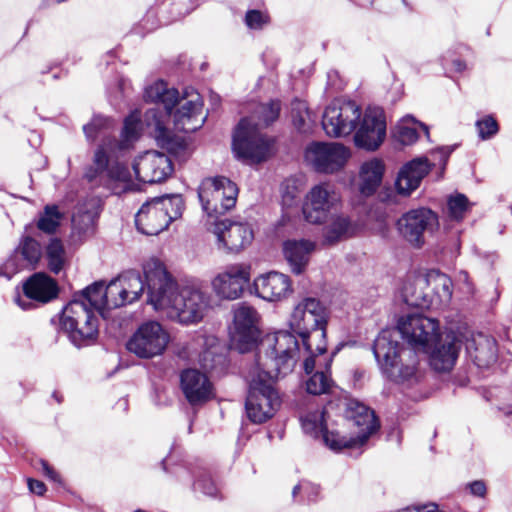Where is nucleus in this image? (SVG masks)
<instances>
[{
  "mask_svg": "<svg viewBox=\"0 0 512 512\" xmlns=\"http://www.w3.org/2000/svg\"><path fill=\"white\" fill-rule=\"evenodd\" d=\"M196 5V0H155L148 14L158 16L161 23H168L190 13Z\"/></svg>",
  "mask_w": 512,
  "mask_h": 512,
  "instance_id": "30",
  "label": "nucleus"
},
{
  "mask_svg": "<svg viewBox=\"0 0 512 512\" xmlns=\"http://www.w3.org/2000/svg\"><path fill=\"white\" fill-rule=\"evenodd\" d=\"M323 223H325V225L323 227L322 237L323 243L326 245H333L352 237L357 229V225L344 213H330Z\"/></svg>",
  "mask_w": 512,
  "mask_h": 512,
  "instance_id": "28",
  "label": "nucleus"
},
{
  "mask_svg": "<svg viewBox=\"0 0 512 512\" xmlns=\"http://www.w3.org/2000/svg\"><path fill=\"white\" fill-rule=\"evenodd\" d=\"M470 493L477 497H484L486 494V485L481 480H476L468 484Z\"/></svg>",
  "mask_w": 512,
  "mask_h": 512,
  "instance_id": "56",
  "label": "nucleus"
},
{
  "mask_svg": "<svg viewBox=\"0 0 512 512\" xmlns=\"http://www.w3.org/2000/svg\"><path fill=\"white\" fill-rule=\"evenodd\" d=\"M196 481L194 482V488L200 490L203 494L211 497H216L218 494V487L211 479L210 474L203 469L195 474Z\"/></svg>",
  "mask_w": 512,
  "mask_h": 512,
  "instance_id": "50",
  "label": "nucleus"
},
{
  "mask_svg": "<svg viewBox=\"0 0 512 512\" xmlns=\"http://www.w3.org/2000/svg\"><path fill=\"white\" fill-rule=\"evenodd\" d=\"M212 232L216 235L218 242L231 252H239L244 249L254 238L250 225L232 222L228 219L215 220L212 224Z\"/></svg>",
  "mask_w": 512,
  "mask_h": 512,
  "instance_id": "21",
  "label": "nucleus"
},
{
  "mask_svg": "<svg viewBox=\"0 0 512 512\" xmlns=\"http://www.w3.org/2000/svg\"><path fill=\"white\" fill-rule=\"evenodd\" d=\"M438 227L437 214L424 207L404 213L397 221V229L400 235L417 248L423 246L425 233H433Z\"/></svg>",
  "mask_w": 512,
  "mask_h": 512,
  "instance_id": "15",
  "label": "nucleus"
},
{
  "mask_svg": "<svg viewBox=\"0 0 512 512\" xmlns=\"http://www.w3.org/2000/svg\"><path fill=\"white\" fill-rule=\"evenodd\" d=\"M144 288H173L175 278L169 273L166 266L157 259H150L143 266Z\"/></svg>",
  "mask_w": 512,
  "mask_h": 512,
  "instance_id": "33",
  "label": "nucleus"
},
{
  "mask_svg": "<svg viewBox=\"0 0 512 512\" xmlns=\"http://www.w3.org/2000/svg\"><path fill=\"white\" fill-rule=\"evenodd\" d=\"M467 355L479 368H489L497 360V344L484 333H471L465 338Z\"/></svg>",
  "mask_w": 512,
  "mask_h": 512,
  "instance_id": "25",
  "label": "nucleus"
},
{
  "mask_svg": "<svg viewBox=\"0 0 512 512\" xmlns=\"http://www.w3.org/2000/svg\"><path fill=\"white\" fill-rule=\"evenodd\" d=\"M97 202L95 199H86L79 203L72 216L73 230L80 236H86L93 231L96 218Z\"/></svg>",
  "mask_w": 512,
  "mask_h": 512,
  "instance_id": "34",
  "label": "nucleus"
},
{
  "mask_svg": "<svg viewBox=\"0 0 512 512\" xmlns=\"http://www.w3.org/2000/svg\"><path fill=\"white\" fill-rule=\"evenodd\" d=\"M361 114V108L355 102L334 100L325 109L322 127L330 137L348 136L357 127Z\"/></svg>",
  "mask_w": 512,
  "mask_h": 512,
  "instance_id": "11",
  "label": "nucleus"
},
{
  "mask_svg": "<svg viewBox=\"0 0 512 512\" xmlns=\"http://www.w3.org/2000/svg\"><path fill=\"white\" fill-rule=\"evenodd\" d=\"M385 136L386 122L383 110L379 107H368L354 136L356 146L370 151L376 150Z\"/></svg>",
  "mask_w": 512,
  "mask_h": 512,
  "instance_id": "16",
  "label": "nucleus"
},
{
  "mask_svg": "<svg viewBox=\"0 0 512 512\" xmlns=\"http://www.w3.org/2000/svg\"><path fill=\"white\" fill-rule=\"evenodd\" d=\"M21 254L23 259L30 265H35L41 258L42 249L38 241L31 237H25L15 251V255L10 257L2 267H0V276L10 279L19 269L16 263V257Z\"/></svg>",
  "mask_w": 512,
  "mask_h": 512,
  "instance_id": "29",
  "label": "nucleus"
},
{
  "mask_svg": "<svg viewBox=\"0 0 512 512\" xmlns=\"http://www.w3.org/2000/svg\"><path fill=\"white\" fill-rule=\"evenodd\" d=\"M82 297L104 316L105 310L115 309L138 300L144 290H81Z\"/></svg>",
  "mask_w": 512,
  "mask_h": 512,
  "instance_id": "23",
  "label": "nucleus"
},
{
  "mask_svg": "<svg viewBox=\"0 0 512 512\" xmlns=\"http://www.w3.org/2000/svg\"><path fill=\"white\" fill-rule=\"evenodd\" d=\"M341 203V194L335 184L329 181L314 185L305 197L303 214L312 224H322Z\"/></svg>",
  "mask_w": 512,
  "mask_h": 512,
  "instance_id": "12",
  "label": "nucleus"
},
{
  "mask_svg": "<svg viewBox=\"0 0 512 512\" xmlns=\"http://www.w3.org/2000/svg\"><path fill=\"white\" fill-rule=\"evenodd\" d=\"M298 353L299 343L292 333L278 331L272 336L268 335L261 342L254 371L260 372L268 380L287 375L293 370Z\"/></svg>",
  "mask_w": 512,
  "mask_h": 512,
  "instance_id": "7",
  "label": "nucleus"
},
{
  "mask_svg": "<svg viewBox=\"0 0 512 512\" xmlns=\"http://www.w3.org/2000/svg\"><path fill=\"white\" fill-rule=\"evenodd\" d=\"M453 66L457 72H462L466 68L465 63H463L461 60L453 61Z\"/></svg>",
  "mask_w": 512,
  "mask_h": 512,
  "instance_id": "61",
  "label": "nucleus"
},
{
  "mask_svg": "<svg viewBox=\"0 0 512 512\" xmlns=\"http://www.w3.org/2000/svg\"><path fill=\"white\" fill-rule=\"evenodd\" d=\"M458 280H459L460 282H463V283H465V284H467V285H468V284H469V282H468V274H467V272H465V271H461V272L459 273V275H458Z\"/></svg>",
  "mask_w": 512,
  "mask_h": 512,
  "instance_id": "63",
  "label": "nucleus"
},
{
  "mask_svg": "<svg viewBox=\"0 0 512 512\" xmlns=\"http://www.w3.org/2000/svg\"><path fill=\"white\" fill-rule=\"evenodd\" d=\"M350 151L337 142H312L305 150V159L319 173L332 174L342 169Z\"/></svg>",
  "mask_w": 512,
  "mask_h": 512,
  "instance_id": "14",
  "label": "nucleus"
},
{
  "mask_svg": "<svg viewBox=\"0 0 512 512\" xmlns=\"http://www.w3.org/2000/svg\"><path fill=\"white\" fill-rule=\"evenodd\" d=\"M135 224L139 232L145 235H158L169 223L167 212L160 209L155 199L145 202L135 216Z\"/></svg>",
  "mask_w": 512,
  "mask_h": 512,
  "instance_id": "27",
  "label": "nucleus"
},
{
  "mask_svg": "<svg viewBox=\"0 0 512 512\" xmlns=\"http://www.w3.org/2000/svg\"><path fill=\"white\" fill-rule=\"evenodd\" d=\"M404 302L411 307L428 309L432 304V296L425 290H402Z\"/></svg>",
  "mask_w": 512,
  "mask_h": 512,
  "instance_id": "49",
  "label": "nucleus"
},
{
  "mask_svg": "<svg viewBox=\"0 0 512 512\" xmlns=\"http://www.w3.org/2000/svg\"><path fill=\"white\" fill-rule=\"evenodd\" d=\"M114 286H119L121 288H144V281L137 270H127L119 274L117 277L112 278L110 281L101 279L94 281L85 288H111Z\"/></svg>",
  "mask_w": 512,
  "mask_h": 512,
  "instance_id": "39",
  "label": "nucleus"
},
{
  "mask_svg": "<svg viewBox=\"0 0 512 512\" xmlns=\"http://www.w3.org/2000/svg\"><path fill=\"white\" fill-rule=\"evenodd\" d=\"M329 309L319 299L305 298L294 308L289 321L291 329L301 339L307 352L326 353Z\"/></svg>",
  "mask_w": 512,
  "mask_h": 512,
  "instance_id": "6",
  "label": "nucleus"
},
{
  "mask_svg": "<svg viewBox=\"0 0 512 512\" xmlns=\"http://www.w3.org/2000/svg\"><path fill=\"white\" fill-rule=\"evenodd\" d=\"M160 209L167 212L169 223L181 217L184 210V200L181 195H164L154 198Z\"/></svg>",
  "mask_w": 512,
  "mask_h": 512,
  "instance_id": "42",
  "label": "nucleus"
},
{
  "mask_svg": "<svg viewBox=\"0 0 512 512\" xmlns=\"http://www.w3.org/2000/svg\"><path fill=\"white\" fill-rule=\"evenodd\" d=\"M478 135L482 140L493 137L498 132L497 121L492 116H485L476 122Z\"/></svg>",
  "mask_w": 512,
  "mask_h": 512,
  "instance_id": "52",
  "label": "nucleus"
},
{
  "mask_svg": "<svg viewBox=\"0 0 512 512\" xmlns=\"http://www.w3.org/2000/svg\"><path fill=\"white\" fill-rule=\"evenodd\" d=\"M169 342V334L156 321H147L139 326L126 347L140 358H152L164 352Z\"/></svg>",
  "mask_w": 512,
  "mask_h": 512,
  "instance_id": "13",
  "label": "nucleus"
},
{
  "mask_svg": "<svg viewBox=\"0 0 512 512\" xmlns=\"http://www.w3.org/2000/svg\"><path fill=\"white\" fill-rule=\"evenodd\" d=\"M65 249L60 239L53 238L46 247L48 266L54 273L62 270L65 263Z\"/></svg>",
  "mask_w": 512,
  "mask_h": 512,
  "instance_id": "43",
  "label": "nucleus"
},
{
  "mask_svg": "<svg viewBox=\"0 0 512 512\" xmlns=\"http://www.w3.org/2000/svg\"><path fill=\"white\" fill-rule=\"evenodd\" d=\"M385 171L382 160L373 158L361 165L359 172V190L365 196L376 192L380 186Z\"/></svg>",
  "mask_w": 512,
  "mask_h": 512,
  "instance_id": "32",
  "label": "nucleus"
},
{
  "mask_svg": "<svg viewBox=\"0 0 512 512\" xmlns=\"http://www.w3.org/2000/svg\"><path fill=\"white\" fill-rule=\"evenodd\" d=\"M292 121L301 133H307L311 129V117L305 102L296 100L292 103Z\"/></svg>",
  "mask_w": 512,
  "mask_h": 512,
  "instance_id": "45",
  "label": "nucleus"
},
{
  "mask_svg": "<svg viewBox=\"0 0 512 512\" xmlns=\"http://www.w3.org/2000/svg\"><path fill=\"white\" fill-rule=\"evenodd\" d=\"M250 272L243 265H232L219 273L212 281L213 288H244L249 284Z\"/></svg>",
  "mask_w": 512,
  "mask_h": 512,
  "instance_id": "35",
  "label": "nucleus"
},
{
  "mask_svg": "<svg viewBox=\"0 0 512 512\" xmlns=\"http://www.w3.org/2000/svg\"><path fill=\"white\" fill-rule=\"evenodd\" d=\"M237 195L236 184L224 176L205 178L198 188L203 211L215 220L235 206Z\"/></svg>",
  "mask_w": 512,
  "mask_h": 512,
  "instance_id": "10",
  "label": "nucleus"
},
{
  "mask_svg": "<svg viewBox=\"0 0 512 512\" xmlns=\"http://www.w3.org/2000/svg\"><path fill=\"white\" fill-rule=\"evenodd\" d=\"M299 492H303V482L297 484L292 490L293 498H296Z\"/></svg>",
  "mask_w": 512,
  "mask_h": 512,
  "instance_id": "62",
  "label": "nucleus"
},
{
  "mask_svg": "<svg viewBox=\"0 0 512 512\" xmlns=\"http://www.w3.org/2000/svg\"><path fill=\"white\" fill-rule=\"evenodd\" d=\"M346 418L358 428L354 437L359 446L364 445L368 438L377 431L379 423L373 410L357 401H350L346 410Z\"/></svg>",
  "mask_w": 512,
  "mask_h": 512,
  "instance_id": "26",
  "label": "nucleus"
},
{
  "mask_svg": "<svg viewBox=\"0 0 512 512\" xmlns=\"http://www.w3.org/2000/svg\"><path fill=\"white\" fill-rule=\"evenodd\" d=\"M180 389L192 406L202 405L214 398L213 384L197 369H185L180 374Z\"/></svg>",
  "mask_w": 512,
  "mask_h": 512,
  "instance_id": "22",
  "label": "nucleus"
},
{
  "mask_svg": "<svg viewBox=\"0 0 512 512\" xmlns=\"http://www.w3.org/2000/svg\"><path fill=\"white\" fill-rule=\"evenodd\" d=\"M462 338L454 332H449L443 338L437 337L426 352L429 353L430 366L438 372L450 371L458 358Z\"/></svg>",
  "mask_w": 512,
  "mask_h": 512,
  "instance_id": "20",
  "label": "nucleus"
},
{
  "mask_svg": "<svg viewBox=\"0 0 512 512\" xmlns=\"http://www.w3.org/2000/svg\"><path fill=\"white\" fill-rule=\"evenodd\" d=\"M62 218L56 205H47L40 214L37 227L39 230L51 234L56 231Z\"/></svg>",
  "mask_w": 512,
  "mask_h": 512,
  "instance_id": "44",
  "label": "nucleus"
},
{
  "mask_svg": "<svg viewBox=\"0 0 512 512\" xmlns=\"http://www.w3.org/2000/svg\"><path fill=\"white\" fill-rule=\"evenodd\" d=\"M141 128V113L138 110L133 111L124 120V126L122 130V140L113 141L116 149L119 151L127 150L130 144L135 141L139 136Z\"/></svg>",
  "mask_w": 512,
  "mask_h": 512,
  "instance_id": "40",
  "label": "nucleus"
},
{
  "mask_svg": "<svg viewBox=\"0 0 512 512\" xmlns=\"http://www.w3.org/2000/svg\"><path fill=\"white\" fill-rule=\"evenodd\" d=\"M438 321L423 315H407L397 329L382 330L374 341L373 353L382 373L396 383L416 380V350H427L437 340Z\"/></svg>",
  "mask_w": 512,
  "mask_h": 512,
  "instance_id": "1",
  "label": "nucleus"
},
{
  "mask_svg": "<svg viewBox=\"0 0 512 512\" xmlns=\"http://www.w3.org/2000/svg\"><path fill=\"white\" fill-rule=\"evenodd\" d=\"M409 277L412 279L411 285L420 288L429 286L433 288H449L452 285L449 276L437 269H420L414 271Z\"/></svg>",
  "mask_w": 512,
  "mask_h": 512,
  "instance_id": "38",
  "label": "nucleus"
},
{
  "mask_svg": "<svg viewBox=\"0 0 512 512\" xmlns=\"http://www.w3.org/2000/svg\"><path fill=\"white\" fill-rule=\"evenodd\" d=\"M289 277L285 274L271 271L256 278L253 283V288H289Z\"/></svg>",
  "mask_w": 512,
  "mask_h": 512,
  "instance_id": "47",
  "label": "nucleus"
},
{
  "mask_svg": "<svg viewBox=\"0 0 512 512\" xmlns=\"http://www.w3.org/2000/svg\"><path fill=\"white\" fill-rule=\"evenodd\" d=\"M255 296L269 303H277L286 299V290H254Z\"/></svg>",
  "mask_w": 512,
  "mask_h": 512,
  "instance_id": "54",
  "label": "nucleus"
},
{
  "mask_svg": "<svg viewBox=\"0 0 512 512\" xmlns=\"http://www.w3.org/2000/svg\"><path fill=\"white\" fill-rule=\"evenodd\" d=\"M470 208L468 198L464 194L450 196L447 200V211L450 219L461 221Z\"/></svg>",
  "mask_w": 512,
  "mask_h": 512,
  "instance_id": "46",
  "label": "nucleus"
},
{
  "mask_svg": "<svg viewBox=\"0 0 512 512\" xmlns=\"http://www.w3.org/2000/svg\"><path fill=\"white\" fill-rule=\"evenodd\" d=\"M419 512H440L438 506L434 503L418 507Z\"/></svg>",
  "mask_w": 512,
  "mask_h": 512,
  "instance_id": "60",
  "label": "nucleus"
},
{
  "mask_svg": "<svg viewBox=\"0 0 512 512\" xmlns=\"http://www.w3.org/2000/svg\"><path fill=\"white\" fill-rule=\"evenodd\" d=\"M147 302L155 311L182 324L199 322L207 308L223 299L235 300L243 290H148Z\"/></svg>",
  "mask_w": 512,
  "mask_h": 512,
  "instance_id": "3",
  "label": "nucleus"
},
{
  "mask_svg": "<svg viewBox=\"0 0 512 512\" xmlns=\"http://www.w3.org/2000/svg\"><path fill=\"white\" fill-rule=\"evenodd\" d=\"M270 21L267 13L260 10H249L245 15V23L250 29L260 30Z\"/></svg>",
  "mask_w": 512,
  "mask_h": 512,
  "instance_id": "53",
  "label": "nucleus"
},
{
  "mask_svg": "<svg viewBox=\"0 0 512 512\" xmlns=\"http://www.w3.org/2000/svg\"><path fill=\"white\" fill-rule=\"evenodd\" d=\"M432 164L426 157H417L405 163L398 172L395 187L398 194L410 195L431 170Z\"/></svg>",
  "mask_w": 512,
  "mask_h": 512,
  "instance_id": "24",
  "label": "nucleus"
},
{
  "mask_svg": "<svg viewBox=\"0 0 512 512\" xmlns=\"http://www.w3.org/2000/svg\"><path fill=\"white\" fill-rule=\"evenodd\" d=\"M339 345L332 354L322 362L319 358L321 354L316 351L308 352L309 356L304 360L303 366L307 375L306 391L312 395H321L328 393L334 382L330 377V369L334 356L340 351Z\"/></svg>",
  "mask_w": 512,
  "mask_h": 512,
  "instance_id": "17",
  "label": "nucleus"
},
{
  "mask_svg": "<svg viewBox=\"0 0 512 512\" xmlns=\"http://www.w3.org/2000/svg\"><path fill=\"white\" fill-rule=\"evenodd\" d=\"M114 126L110 117L95 115L91 121L83 126V132L87 141L93 143L99 137H103V143L94 154L93 165L85 172L88 182L100 186H109L112 181L126 180L128 172L120 164L109 167V154L116 150L115 139L107 137L109 130Z\"/></svg>",
  "mask_w": 512,
  "mask_h": 512,
  "instance_id": "5",
  "label": "nucleus"
},
{
  "mask_svg": "<svg viewBox=\"0 0 512 512\" xmlns=\"http://www.w3.org/2000/svg\"><path fill=\"white\" fill-rule=\"evenodd\" d=\"M274 379L266 378L260 372L250 374L249 391L245 408L253 423H263L270 419L280 406V397L273 387Z\"/></svg>",
  "mask_w": 512,
  "mask_h": 512,
  "instance_id": "9",
  "label": "nucleus"
},
{
  "mask_svg": "<svg viewBox=\"0 0 512 512\" xmlns=\"http://www.w3.org/2000/svg\"><path fill=\"white\" fill-rule=\"evenodd\" d=\"M42 472L44 475L54 482H60L59 474L48 464V462L42 460L40 462Z\"/></svg>",
  "mask_w": 512,
  "mask_h": 512,
  "instance_id": "57",
  "label": "nucleus"
},
{
  "mask_svg": "<svg viewBox=\"0 0 512 512\" xmlns=\"http://www.w3.org/2000/svg\"><path fill=\"white\" fill-rule=\"evenodd\" d=\"M60 290H17L13 300L22 310L47 304L58 297Z\"/></svg>",
  "mask_w": 512,
  "mask_h": 512,
  "instance_id": "36",
  "label": "nucleus"
},
{
  "mask_svg": "<svg viewBox=\"0 0 512 512\" xmlns=\"http://www.w3.org/2000/svg\"><path fill=\"white\" fill-rule=\"evenodd\" d=\"M419 130H421L427 138L429 137L428 127L425 124L416 121L411 116H407L397 124L394 137L403 145H411L419 138Z\"/></svg>",
  "mask_w": 512,
  "mask_h": 512,
  "instance_id": "37",
  "label": "nucleus"
},
{
  "mask_svg": "<svg viewBox=\"0 0 512 512\" xmlns=\"http://www.w3.org/2000/svg\"><path fill=\"white\" fill-rule=\"evenodd\" d=\"M304 432L314 438H319L326 431L324 411L315 410L301 417Z\"/></svg>",
  "mask_w": 512,
  "mask_h": 512,
  "instance_id": "41",
  "label": "nucleus"
},
{
  "mask_svg": "<svg viewBox=\"0 0 512 512\" xmlns=\"http://www.w3.org/2000/svg\"><path fill=\"white\" fill-rule=\"evenodd\" d=\"M144 98L146 101L162 104L164 107L163 110L159 107L150 108L144 115V123L158 146L173 155L185 152L187 148L185 141L169 130L167 123L172 109L179 104L180 107L173 116L175 129L189 133L201 128L206 116L202 113L203 101L200 94L193 89H186L180 98L176 89L168 88L167 84L160 80L145 89Z\"/></svg>",
  "mask_w": 512,
  "mask_h": 512,
  "instance_id": "2",
  "label": "nucleus"
},
{
  "mask_svg": "<svg viewBox=\"0 0 512 512\" xmlns=\"http://www.w3.org/2000/svg\"><path fill=\"white\" fill-rule=\"evenodd\" d=\"M451 152H452V149H450L448 147H442L436 151V154L439 155L440 160L443 162V165H445Z\"/></svg>",
  "mask_w": 512,
  "mask_h": 512,
  "instance_id": "59",
  "label": "nucleus"
},
{
  "mask_svg": "<svg viewBox=\"0 0 512 512\" xmlns=\"http://www.w3.org/2000/svg\"><path fill=\"white\" fill-rule=\"evenodd\" d=\"M321 438L327 447L336 452L345 448L360 447L354 437L340 436L337 432L329 431L328 429H326Z\"/></svg>",
  "mask_w": 512,
  "mask_h": 512,
  "instance_id": "48",
  "label": "nucleus"
},
{
  "mask_svg": "<svg viewBox=\"0 0 512 512\" xmlns=\"http://www.w3.org/2000/svg\"><path fill=\"white\" fill-rule=\"evenodd\" d=\"M303 493L309 503L316 502L320 495V487L310 482H303Z\"/></svg>",
  "mask_w": 512,
  "mask_h": 512,
  "instance_id": "55",
  "label": "nucleus"
},
{
  "mask_svg": "<svg viewBox=\"0 0 512 512\" xmlns=\"http://www.w3.org/2000/svg\"><path fill=\"white\" fill-rule=\"evenodd\" d=\"M21 288H59L56 281L44 272H37L22 282Z\"/></svg>",
  "mask_w": 512,
  "mask_h": 512,
  "instance_id": "51",
  "label": "nucleus"
},
{
  "mask_svg": "<svg viewBox=\"0 0 512 512\" xmlns=\"http://www.w3.org/2000/svg\"><path fill=\"white\" fill-rule=\"evenodd\" d=\"M280 113V102L257 104L250 116L243 118L233 134V151L237 158L250 163L267 160L273 153V141L260 132L274 122Z\"/></svg>",
  "mask_w": 512,
  "mask_h": 512,
  "instance_id": "4",
  "label": "nucleus"
},
{
  "mask_svg": "<svg viewBox=\"0 0 512 512\" xmlns=\"http://www.w3.org/2000/svg\"><path fill=\"white\" fill-rule=\"evenodd\" d=\"M28 487L29 490L37 495H43L46 491V486L42 481L35 480V479H29L28 480Z\"/></svg>",
  "mask_w": 512,
  "mask_h": 512,
  "instance_id": "58",
  "label": "nucleus"
},
{
  "mask_svg": "<svg viewBox=\"0 0 512 512\" xmlns=\"http://www.w3.org/2000/svg\"><path fill=\"white\" fill-rule=\"evenodd\" d=\"M186 473H187L186 470H183V469L181 470V473L178 474V478L180 481H183V482L185 481L183 474H186Z\"/></svg>",
  "mask_w": 512,
  "mask_h": 512,
  "instance_id": "64",
  "label": "nucleus"
},
{
  "mask_svg": "<svg viewBox=\"0 0 512 512\" xmlns=\"http://www.w3.org/2000/svg\"><path fill=\"white\" fill-rule=\"evenodd\" d=\"M136 178L144 183H158L164 181L173 172L171 159L158 151H146L139 156L133 164Z\"/></svg>",
  "mask_w": 512,
  "mask_h": 512,
  "instance_id": "19",
  "label": "nucleus"
},
{
  "mask_svg": "<svg viewBox=\"0 0 512 512\" xmlns=\"http://www.w3.org/2000/svg\"><path fill=\"white\" fill-rule=\"evenodd\" d=\"M260 315L245 303L237 305L233 316V339L239 344V350L245 352L250 349L260 335Z\"/></svg>",
  "mask_w": 512,
  "mask_h": 512,
  "instance_id": "18",
  "label": "nucleus"
},
{
  "mask_svg": "<svg viewBox=\"0 0 512 512\" xmlns=\"http://www.w3.org/2000/svg\"><path fill=\"white\" fill-rule=\"evenodd\" d=\"M82 291L63 310L61 328L76 346L93 340L98 334V320Z\"/></svg>",
  "mask_w": 512,
  "mask_h": 512,
  "instance_id": "8",
  "label": "nucleus"
},
{
  "mask_svg": "<svg viewBox=\"0 0 512 512\" xmlns=\"http://www.w3.org/2000/svg\"><path fill=\"white\" fill-rule=\"evenodd\" d=\"M315 243L310 240H288L284 243L283 251L286 260L296 274H300L306 268Z\"/></svg>",
  "mask_w": 512,
  "mask_h": 512,
  "instance_id": "31",
  "label": "nucleus"
}]
</instances>
